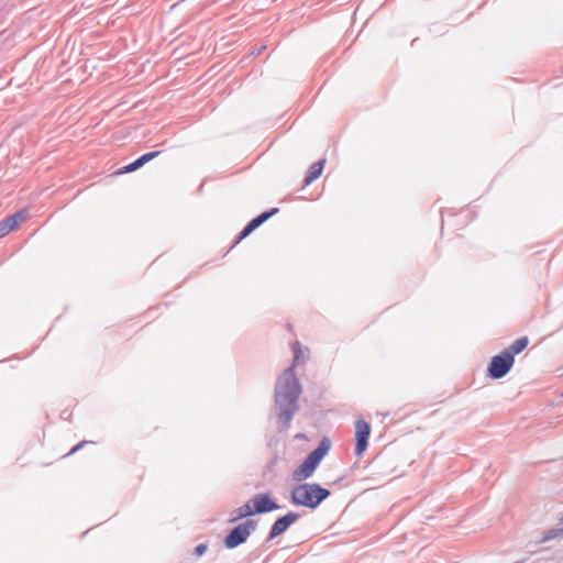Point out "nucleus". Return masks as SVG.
I'll list each match as a JSON object with an SVG mask.
<instances>
[{"instance_id": "1", "label": "nucleus", "mask_w": 563, "mask_h": 563, "mask_svg": "<svg viewBox=\"0 0 563 563\" xmlns=\"http://www.w3.org/2000/svg\"><path fill=\"white\" fill-rule=\"evenodd\" d=\"M301 391V383L296 376L294 365H291L278 376L274 388L276 417L285 428H288L299 409L298 400Z\"/></svg>"}, {"instance_id": "2", "label": "nucleus", "mask_w": 563, "mask_h": 563, "mask_svg": "<svg viewBox=\"0 0 563 563\" xmlns=\"http://www.w3.org/2000/svg\"><path fill=\"white\" fill-rule=\"evenodd\" d=\"M331 492L318 483H298L290 490L289 501L292 506L317 509Z\"/></svg>"}, {"instance_id": "3", "label": "nucleus", "mask_w": 563, "mask_h": 563, "mask_svg": "<svg viewBox=\"0 0 563 563\" xmlns=\"http://www.w3.org/2000/svg\"><path fill=\"white\" fill-rule=\"evenodd\" d=\"M330 449H331L330 439L327 437L322 438L321 441L319 442L318 446L316 449H313L305 457V460L301 462V464H299L295 468V471L292 473L294 481L300 483V482H303V481L308 479L309 477H311L313 475L314 471L317 470V467L319 466V464L321 463V461L323 460V457L330 451Z\"/></svg>"}, {"instance_id": "4", "label": "nucleus", "mask_w": 563, "mask_h": 563, "mask_svg": "<svg viewBox=\"0 0 563 563\" xmlns=\"http://www.w3.org/2000/svg\"><path fill=\"white\" fill-rule=\"evenodd\" d=\"M257 529V521L247 519L232 528L223 539V545L229 549H235L244 544L251 534Z\"/></svg>"}, {"instance_id": "5", "label": "nucleus", "mask_w": 563, "mask_h": 563, "mask_svg": "<svg viewBox=\"0 0 563 563\" xmlns=\"http://www.w3.org/2000/svg\"><path fill=\"white\" fill-rule=\"evenodd\" d=\"M515 364L511 354L503 350L499 354L494 355L487 366V376L492 379H500L505 377Z\"/></svg>"}, {"instance_id": "6", "label": "nucleus", "mask_w": 563, "mask_h": 563, "mask_svg": "<svg viewBox=\"0 0 563 563\" xmlns=\"http://www.w3.org/2000/svg\"><path fill=\"white\" fill-rule=\"evenodd\" d=\"M300 518L301 514L296 511H288L287 514L278 517L271 526L265 543H269L275 538L285 533Z\"/></svg>"}, {"instance_id": "7", "label": "nucleus", "mask_w": 563, "mask_h": 563, "mask_svg": "<svg viewBox=\"0 0 563 563\" xmlns=\"http://www.w3.org/2000/svg\"><path fill=\"white\" fill-rule=\"evenodd\" d=\"M254 515L268 514L282 508L271 493L255 494L250 498Z\"/></svg>"}, {"instance_id": "8", "label": "nucleus", "mask_w": 563, "mask_h": 563, "mask_svg": "<svg viewBox=\"0 0 563 563\" xmlns=\"http://www.w3.org/2000/svg\"><path fill=\"white\" fill-rule=\"evenodd\" d=\"M371 435V424L364 419L355 421V448L354 454L361 456L368 446V439Z\"/></svg>"}, {"instance_id": "9", "label": "nucleus", "mask_w": 563, "mask_h": 563, "mask_svg": "<svg viewBox=\"0 0 563 563\" xmlns=\"http://www.w3.org/2000/svg\"><path fill=\"white\" fill-rule=\"evenodd\" d=\"M159 154H161L159 151L147 152V153L141 155L140 157H137L132 163L120 168L117 174L123 175V174H129V173L135 172L139 168H141L142 166H144L146 163L156 158Z\"/></svg>"}, {"instance_id": "10", "label": "nucleus", "mask_w": 563, "mask_h": 563, "mask_svg": "<svg viewBox=\"0 0 563 563\" xmlns=\"http://www.w3.org/2000/svg\"><path fill=\"white\" fill-rule=\"evenodd\" d=\"M25 213L23 211H18L11 216L5 217L0 221V236H4L10 233L12 230L18 228L19 223L25 220Z\"/></svg>"}, {"instance_id": "11", "label": "nucleus", "mask_w": 563, "mask_h": 563, "mask_svg": "<svg viewBox=\"0 0 563 563\" xmlns=\"http://www.w3.org/2000/svg\"><path fill=\"white\" fill-rule=\"evenodd\" d=\"M324 164L325 158H320L309 167L303 179V187L309 186L312 181L321 176Z\"/></svg>"}, {"instance_id": "12", "label": "nucleus", "mask_w": 563, "mask_h": 563, "mask_svg": "<svg viewBox=\"0 0 563 563\" xmlns=\"http://www.w3.org/2000/svg\"><path fill=\"white\" fill-rule=\"evenodd\" d=\"M232 515V518L229 519L230 523H234L242 519L247 520L250 517L255 516L250 499L241 507L234 509Z\"/></svg>"}, {"instance_id": "13", "label": "nucleus", "mask_w": 563, "mask_h": 563, "mask_svg": "<svg viewBox=\"0 0 563 563\" xmlns=\"http://www.w3.org/2000/svg\"><path fill=\"white\" fill-rule=\"evenodd\" d=\"M528 336H521L515 340L508 347L505 349V351L510 353L511 357L515 358V356L521 353L528 346Z\"/></svg>"}, {"instance_id": "14", "label": "nucleus", "mask_w": 563, "mask_h": 563, "mask_svg": "<svg viewBox=\"0 0 563 563\" xmlns=\"http://www.w3.org/2000/svg\"><path fill=\"white\" fill-rule=\"evenodd\" d=\"M257 228H260V224L257 221L254 220V218L247 222V224L241 230L239 235L236 236L233 246L239 244L242 240L247 238L253 231H255Z\"/></svg>"}, {"instance_id": "15", "label": "nucleus", "mask_w": 563, "mask_h": 563, "mask_svg": "<svg viewBox=\"0 0 563 563\" xmlns=\"http://www.w3.org/2000/svg\"><path fill=\"white\" fill-rule=\"evenodd\" d=\"M279 212V209L278 208H271L268 210H265L263 211L262 213H260L258 216H256L254 218L255 221H257V223L260 224V227L265 223L268 219H271L272 217H274L275 214H277Z\"/></svg>"}, {"instance_id": "16", "label": "nucleus", "mask_w": 563, "mask_h": 563, "mask_svg": "<svg viewBox=\"0 0 563 563\" xmlns=\"http://www.w3.org/2000/svg\"><path fill=\"white\" fill-rule=\"evenodd\" d=\"M560 534H563V528L562 529H552V530H549L544 537H543V540L544 541H548V540H551V539H554L556 538Z\"/></svg>"}, {"instance_id": "17", "label": "nucleus", "mask_w": 563, "mask_h": 563, "mask_svg": "<svg viewBox=\"0 0 563 563\" xmlns=\"http://www.w3.org/2000/svg\"><path fill=\"white\" fill-rule=\"evenodd\" d=\"M207 550H208L207 543H199L198 545H196V548L194 550V554L197 556H202Z\"/></svg>"}, {"instance_id": "18", "label": "nucleus", "mask_w": 563, "mask_h": 563, "mask_svg": "<svg viewBox=\"0 0 563 563\" xmlns=\"http://www.w3.org/2000/svg\"><path fill=\"white\" fill-rule=\"evenodd\" d=\"M89 442L88 441H81L79 442L78 444H76L68 453L67 455H71L74 453H76L77 451H79L81 448H84L86 444H88Z\"/></svg>"}, {"instance_id": "19", "label": "nucleus", "mask_w": 563, "mask_h": 563, "mask_svg": "<svg viewBox=\"0 0 563 563\" xmlns=\"http://www.w3.org/2000/svg\"><path fill=\"white\" fill-rule=\"evenodd\" d=\"M266 48L265 45H262L260 47H254L252 51H251V55H254V56H258L264 49Z\"/></svg>"}, {"instance_id": "20", "label": "nucleus", "mask_w": 563, "mask_h": 563, "mask_svg": "<svg viewBox=\"0 0 563 563\" xmlns=\"http://www.w3.org/2000/svg\"><path fill=\"white\" fill-rule=\"evenodd\" d=\"M561 395H562V397H563V390H562V394H561Z\"/></svg>"}]
</instances>
